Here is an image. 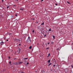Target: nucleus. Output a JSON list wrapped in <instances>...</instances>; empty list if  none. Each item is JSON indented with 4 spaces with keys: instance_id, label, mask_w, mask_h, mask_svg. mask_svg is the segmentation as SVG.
Instances as JSON below:
<instances>
[{
    "instance_id": "nucleus-6",
    "label": "nucleus",
    "mask_w": 73,
    "mask_h": 73,
    "mask_svg": "<svg viewBox=\"0 0 73 73\" xmlns=\"http://www.w3.org/2000/svg\"><path fill=\"white\" fill-rule=\"evenodd\" d=\"M52 37H53V38L54 39L55 38V36H54V35L52 36Z\"/></svg>"
},
{
    "instance_id": "nucleus-24",
    "label": "nucleus",
    "mask_w": 73,
    "mask_h": 73,
    "mask_svg": "<svg viewBox=\"0 0 73 73\" xmlns=\"http://www.w3.org/2000/svg\"><path fill=\"white\" fill-rule=\"evenodd\" d=\"M56 5H57V3L55 4Z\"/></svg>"
},
{
    "instance_id": "nucleus-40",
    "label": "nucleus",
    "mask_w": 73,
    "mask_h": 73,
    "mask_svg": "<svg viewBox=\"0 0 73 73\" xmlns=\"http://www.w3.org/2000/svg\"><path fill=\"white\" fill-rule=\"evenodd\" d=\"M17 1H18L17 0Z\"/></svg>"
},
{
    "instance_id": "nucleus-3",
    "label": "nucleus",
    "mask_w": 73,
    "mask_h": 73,
    "mask_svg": "<svg viewBox=\"0 0 73 73\" xmlns=\"http://www.w3.org/2000/svg\"><path fill=\"white\" fill-rule=\"evenodd\" d=\"M22 63H23V62H19V64H21Z\"/></svg>"
},
{
    "instance_id": "nucleus-8",
    "label": "nucleus",
    "mask_w": 73,
    "mask_h": 73,
    "mask_svg": "<svg viewBox=\"0 0 73 73\" xmlns=\"http://www.w3.org/2000/svg\"><path fill=\"white\" fill-rule=\"evenodd\" d=\"M50 53H49L48 54V56H47V57H49V56H50Z\"/></svg>"
},
{
    "instance_id": "nucleus-27",
    "label": "nucleus",
    "mask_w": 73,
    "mask_h": 73,
    "mask_svg": "<svg viewBox=\"0 0 73 73\" xmlns=\"http://www.w3.org/2000/svg\"><path fill=\"white\" fill-rule=\"evenodd\" d=\"M50 44V43L48 42L47 43L48 44Z\"/></svg>"
},
{
    "instance_id": "nucleus-7",
    "label": "nucleus",
    "mask_w": 73,
    "mask_h": 73,
    "mask_svg": "<svg viewBox=\"0 0 73 73\" xmlns=\"http://www.w3.org/2000/svg\"><path fill=\"white\" fill-rule=\"evenodd\" d=\"M17 64H19V62H17Z\"/></svg>"
},
{
    "instance_id": "nucleus-38",
    "label": "nucleus",
    "mask_w": 73,
    "mask_h": 73,
    "mask_svg": "<svg viewBox=\"0 0 73 73\" xmlns=\"http://www.w3.org/2000/svg\"><path fill=\"white\" fill-rule=\"evenodd\" d=\"M15 59H16V58H15L14 59V60H15Z\"/></svg>"
},
{
    "instance_id": "nucleus-32",
    "label": "nucleus",
    "mask_w": 73,
    "mask_h": 73,
    "mask_svg": "<svg viewBox=\"0 0 73 73\" xmlns=\"http://www.w3.org/2000/svg\"><path fill=\"white\" fill-rule=\"evenodd\" d=\"M17 16V15H15V16Z\"/></svg>"
},
{
    "instance_id": "nucleus-12",
    "label": "nucleus",
    "mask_w": 73,
    "mask_h": 73,
    "mask_svg": "<svg viewBox=\"0 0 73 73\" xmlns=\"http://www.w3.org/2000/svg\"><path fill=\"white\" fill-rule=\"evenodd\" d=\"M71 68H73V66H72V65H71Z\"/></svg>"
},
{
    "instance_id": "nucleus-14",
    "label": "nucleus",
    "mask_w": 73,
    "mask_h": 73,
    "mask_svg": "<svg viewBox=\"0 0 73 73\" xmlns=\"http://www.w3.org/2000/svg\"><path fill=\"white\" fill-rule=\"evenodd\" d=\"M46 35H44V37H46Z\"/></svg>"
},
{
    "instance_id": "nucleus-5",
    "label": "nucleus",
    "mask_w": 73,
    "mask_h": 73,
    "mask_svg": "<svg viewBox=\"0 0 73 73\" xmlns=\"http://www.w3.org/2000/svg\"><path fill=\"white\" fill-rule=\"evenodd\" d=\"M50 60H49L48 61V62H49V63H50Z\"/></svg>"
},
{
    "instance_id": "nucleus-13",
    "label": "nucleus",
    "mask_w": 73,
    "mask_h": 73,
    "mask_svg": "<svg viewBox=\"0 0 73 73\" xmlns=\"http://www.w3.org/2000/svg\"><path fill=\"white\" fill-rule=\"evenodd\" d=\"M44 22H43V23L41 24V25H44Z\"/></svg>"
},
{
    "instance_id": "nucleus-28",
    "label": "nucleus",
    "mask_w": 73,
    "mask_h": 73,
    "mask_svg": "<svg viewBox=\"0 0 73 73\" xmlns=\"http://www.w3.org/2000/svg\"><path fill=\"white\" fill-rule=\"evenodd\" d=\"M46 45H47L48 44H47V43H46L45 44Z\"/></svg>"
},
{
    "instance_id": "nucleus-4",
    "label": "nucleus",
    "mask_w": 73,
    "mask_h": 73,
    "mask_svg": "<svg viewBox=\"0 0 73 73\" xmlns=\"http://www.w3.org/2000/svg\"><path fill=\"white\" fill-rule=\"evenodd\" d=\"M20 10H21V11H24V9H20Z\"/></svg>"
},
{
    "instance_id": "nucleus-41",
    "label": "nucleus",
    "mask_w": 73,
    "mask_h": 73,
    "mask_svg": "<svg viewBox=\"0 0 73 73\" xmlns=\"http://www.w3.org/2000/svg\"><path fill=\"white\" fill-rule=\"evenodd\" d=\"M22 73H24V72H22Z\"/></svg>"
},
{
    "instance_id": "nucleus-20",
    "label": "nucleus",
    "mask_w": 73,
    "mask_h": 73,
    "mask_svg": "<svg viewBox=\"0 0 73 73\" xmlns=\"http://www.w3.org/2000/svg\"><path fill=\"white\" fill-rule=\"evenodd\" d=\"M42 73H44V71H42Z\"/></svg>"
},
{
    "instance_id": "nucleus-34",
    "label": "nucleus",
    "mask_w": 73,
    "mask_h": 73,
    "mask_svg": "<svg viewBox=\"0 0 73 73\" xmlns=\"http://www.w3.org/2000/svg\"><path fill=\"white\" fill-rule=\"evenodd\" d=\"M30 38V37H29V36L28 37V38Z\"/></svg>"
},
{
    "instance_id": "nucleus-30",
    "label": "nucleus",
    "mask_w": 73,
    "mask_h": 73,
    "mask_svg": "<svg viewBox=\"0 0 73 73\" xmlns=\"http://www.w3.org/2000/svg\"><path fill=\"white\" fill-rule=\"evenodd\" d=\"M9 59L11 58H10V57L9 56Z\"/></svg>"
},
{
    "instance_id": "nucleus-26",
    "label": "nucleus",
    "mask_w": 73,
    "mask_h": 73,
    "mask_svg": "<svg viewBox=\"0 0 73 73\" xmlns=\"http://www.w3.org/2000/svg\"><path fill=\"white\" fill-rule=\"evenodd\" d=\"M4 1V0H2V3Z\"/></svg>"
},
{
    "instance_id": "nucleus-17",
    "label": "nucleus",
    "mask_w": 73,
    "mask_h": 73,
    "mask_svg": "<svg viewBox=\"0 0 73 73\" xmlns=\"http://www.w3.org/2000/svg\"><path fill=\"white\" fill-rule=\"evenodd\" d=\"M51 43L52 44H53V42H51Z\"/></svg>"
},
{
    "instance_id": "nucleus-16",
    "label": "nucleus",
    "mask_w": 73,
    "mask_h": 73,
    "mask_svg": "<svg viewBox=\"0 0 73 73\" xmlns=\"http://www.w3.org/2000/svg\"><path fill=\"white\" fill-rule=\"evenodd\" d=\"M9 63L10 64H11V61L9 62Z\"/></svg>"
},
{
    "instance_id": "nucleus-9",
    "label": "nucleus",
    "mask_w": 73,
    "mask_h": 73,
    "mask_svg": "<svg viewBox=\"0 0 73 73\" xmlns=\"http://www.w3.org/2000/svg\"><path fill=\"white\" fill-rule=\"evenodd\" d=\"M52 31V30H51V29H50L48 31Z\"/></svg>"
},
{
    "instance_id": "nucleus-21",
    "label": "nucleus",
    "mask_w": 73,
    "mask_h": 73,
    "mask_svg": "<svg viewBox=\"0 0 73 73\" xmlns=\"http://www.w3.org/2000/svg\"><path fill=\"white\" fill-rule=\"evenodd\" d=\"M33 33L35 32V30H33Z\"/></svg>"
},
{
    "instance_id": "nucleus-11",
    "label": "nucleus",
    "mask_w": 73,
    "mask_h": 73,
    "mask_svg": "<svg viewBox=\"0 0 73 73\" xmlns=\"http://www.w3.org/2000/svg\"><path fill=\"white\" fill-rule=\"evenodd\" d=\"M51 64H52V63H50L48 65V66H49V65H51Z\"/></svg>"
},
{
    "instance_id": "nucleus-23",
    "label": "nucleus",
    "mask_w": 73,
    "mask_h": 73,
    "mask_svg": "<svg viewBox=\"0 0 73 73\" xmlns=\"http://www.w3.org/2000/svg\"><path fill=\"white\" fill-rule=\"evenodd\" d=\"M67 3H68V4H70V3H69V2L68 1H67Z\"/></svg>"
},
{
    "instance_id": "nucleus-31",
    "label": "nucleus",
    "mask_w": 73,
    "mask_h": 73,
    "mask_svg": "<svg viewBox=\"0 0 73 73\" xmlns=\"http://www.w3.org/2000/svg\"><path fill=\"white\" fill-rule=\"evenodd\" d=\"M44 1V0H41V1Z\"/></svg>"
},
{
    "instance_id": "nucleus-10",
    "label": "nucleus",
    "mask_w": 73,
    "mask_h": 73,
    "mask_svg": "<svg viewBox=\"0 0 73 73\" xmlns=\"http://www.w3.org/2000/svg\"><path fill=\"white\" fill-rule=\"evenodd\" d=\"M29 49H32V46H30V47H29Z\"/></svg>"
},
{
    "instance_id": "nucleus-42",
    "label": "nucleus",
    "mask_w": 73,
    "mask_h": 73,
    "mask_svg": "<svg viewBox=\"0 0 73 73\" xmlns=\"http://www.w3.org/2000/svg\"><path fill=\"white\" fill-rule=\"evenodd\" d=\"M19 40V41H21V40Z\"/></svg>"
},
{
    "instance_id": "nucleus-19",
    "label": "nucleus",
    "mask_w": 73,
    "mask_h": 73,
    "mask_svg": "<svg viewBox=\"0 0 73 73\" xmlns=\"http://www.w3.org/2000/svg\"><path fill=\"white\" fill-rule=\"evenodd\" d=\"M49 48H46V49L48 50Z\"/></svg>"
},
{
    "instance_id": "nucleus-15",
    "label": "nucleus",
    "mask_w": 73,
    "mask_h": 73,
    "mask_svg": "<svg viewBox=\"0 0 73 73\" xmlns=\"http://www.w3.org/2000/svg\"><path fill=\"white\" fill-rule=\"evenodd\" d=\"M13 7H16V5H13Z\"/></svg>"
},
{
    "instance_id": "nucleus-33",
    "label": "nucleus",
    "mask_w": 73,
    "mask_h": 73,
    "mask_svg": "<svg viewBox=\"0 0 73 73\" xmlns=\"http://www.w3.org/2000/svg\"><path fill=\"white\" fill-rule=\"evenodd\" d=\"M9 8V7H7V8Z\"/></svg>"
},
{
    "instance_id": "nucleus-1",
    "label": "nucleus",
    "mask_w": 73,
    "mask_h": 73,
    "mask_svg": "<svg viewBox=\"0 0 73 73\" xmlns=\"http://www.w3.org/2000/svg\"><path fill=\"white\" fill-rule=\"evenodd\" d=\"M28 40H29V41ZM28 39L27 40V42H28V41H29V42H31V39H30V38H28Z\"/></svg>"
},
{
    "instance_id": "nucleus-36",
    "label": "nucleus",
    "mask_w": 73,
    "mask_h": 73,
    "mask_svg": "<svg viewBox=\"0 0 73 73\" xmlns=\"http://www.w3.org/2000/svg\"><path fill=\"white\" fill-rule=\"evenodd\" d=\"M33 19V20H35V19Z\"/></svg>"
},
{
    "instance_id": "nucleus-39",
    "label": "nucleus",
    "mask_w": 73,
    "mask_h": 73,
    "mask_svg": "<svg viewBox=\"0 0 73 73\" xmlns=\"http://www.w3.org/2000/svg\"><path fill=\"white\" fill-rule=\"evenodd\" d=\"M54 60H55V59H54Z\"/></svg>"
},
{
    "instance_id": "nucleus-35",
    "label": "nucleus",
    "mask_w": 73,
    "mask_h": 73,
    "mask_svg": "<svg viewBox=\"0 0 73 73\" xmlns=\"http://www.w3.org/2000/svg\"><path fill=\"white\" fill-rule=\"evenodd\" d=\"M19 46L21 45V44H19Z\"/></svg>"
},
{
    "instance_id": "nucleus-22",
    "label": "nucleus",
    "mask_w": 73,
    "mask_h": 73,
    "mask_svg": "<svg viewBox=\"0 0 73 73\" xmlns=\"http://www.w3.org/2000/svg\"><path fill=\"white\" fill-rule=\"evenodd\" d=\"M28 64H29V63L27 62V65H28Z\"/></svg>"
},
{
    "instance_id": "nucleus-18",
    "label": "nucleus",
    "mask_w": 73,
    "mask_h": 73,
    "mask_svg": "<svg viewBox=\"0 0 73 73\" xmlns=\"http://www.w3.org/2000/svg\"><path fill=\"white\" fill-rule=\"evenodd\" d=\"M28 59V58H26L24 59L25 60H26Z\"/></svg>"
},
{
    "instance_id": "nucleus-37",
    "label": "nucleus",
    "mask_w": 73,
    "mask_h": 73,
    "mask_svg": "<svg viewBox=\"0 0 73 73\" xmlns=\"http://www.w3.org/2000/svg\"><path fill=\"white\" fill-rule=\"evenodd\" d=\"M54 67L55 66V65H54Z\"/></svg>"
},
{
    "instance_id": "nucleus-43",
    "label": "nucleus",
    "mask_w": 73,
    "mask_h": 73,
    "mask_svg": "<svg viewBox=\"0 0 73 73\" xmlns=\"http://www.w3.org/2000/svg\"><path fill=\"white\" fill-rule=\"evenodd\" d=\"M1 45H2L3 44H2Z\"/></svg>"
},
{
    "instance_id": "nucleus-29",
    "label": "nucleus",
    "mask_w": 73,
    "mask_h": 73,
    "mask_svg": "<svg viewBox=\"0 0 73 73\" xmlns=\"http://www.w3.org/2000/svg\"><path fill=\"white\" fill-rule=\"evenodd\" d=\"M7 41H8V39L7 40Z\"/></svg>"
},
{
    "instance_id": "nucleus-25",
    "label": "nucleus",
    "mask_w": 73,
    "mask_h": 73,
    "mask_svg": "<svg viewBox=\"0 0 73 73\" xmlns=\"http://www.w3.org/2000/svg\"><path fill=\"white\" fill-rule=\"evenodd\" d=\"M2 42V43H3V44H4V42Z\"/></svg>"
},
{
    "instance_id": "nucleus-2",
    "label": "nucleus",
    "mask_w": 73,
    "mask_h": 73,
    "mask_svg": "<svg viewBox=\"0 0 73 73\" xmlns=\"http://www.w3.org/2000/svg\"><path fill=\"white\" fill-rule=\"evenodd\" d=\"M20 51H21V49H20V48H19L18 50H17V52H19V53H20Z\"/></svg>"
}]
</instances>
